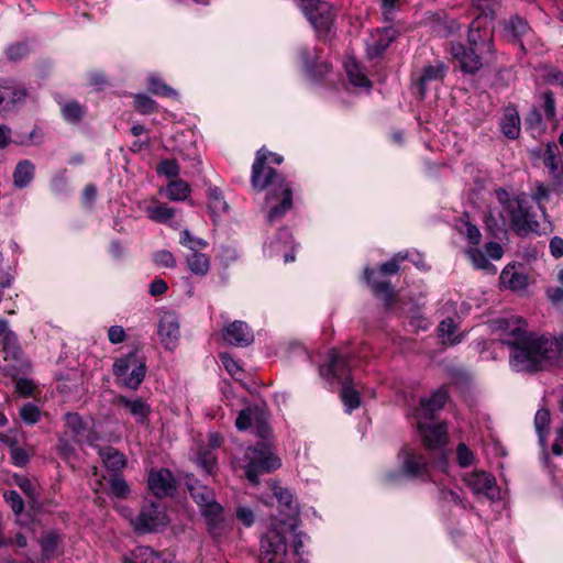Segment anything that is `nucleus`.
<instances>
[{
	"instance_id": "60",
	"label": "nucleus",
	"mask_w": 563,
	"mask_h": 563,
	"mask_svg": "<svg viewBox=\"0 0 563 563\" xmlns=\"http://www.w3.org/2000/svg\"><path fill=\"white\" fill-rule=\"evenodd\" d=\"M29 53L27 45L24 43H15L8 47L7 56L10 60H19L26 56Z\"/></svg>"
},
{
	"instance_id": "15",
	"label": "nucleus",
	"mask_w": 563,
	"mask_h": 563,
	"mask_svg": "<svg viewBox=\"0 0 563 563\" xmlns=\"http://www.w3.org/2000/svg\"><path fill=\"white\" fill-rule=\"evenodd\" d=\"M223 340L234 346H249L254 342V334L246 322L235 320L229 323L222 333Z\"/></svg>"
},
{
	"instance_id": "40",
	"label": "nucleus",
	"mask_w": 563,
	"mask_h": 563,
	"mask_svg": "<svg viewBox=\"0 0 563 563\" xmlns=\"http://www.w3.org/2000/svg\"><path fill=\"white\" fill-rule=\"evenodd\" d=\"M60 112L67 122L79 123L86 114V108L76 100H69L62 106Z\"/></svg>"
},
{
	"instance_id": "56",
	"label": "nucleus",
	"mask_w": 563,
	"mask_h": 563,
	"mask_svg": "<svg viewBox=\"0 0 563 563\" xmlns=\"http://www.w3.org/2000/svg\"><path fill=\"white\" fill-rule=\"evenodd\" d=\"M15 484L22 489V492L32 500H35L38 496L33 483L25 476H15Z\"/></svg>"
},
{
	"instance_id": "32",
	"label": "nucleus",
	"mask_w": 563,
	"mask_h": 563,
	"mask_svg": "<svg viewBox=\"0 0 563 563\" xmlns=\"http://www.w3.org/2000/svg\"><path fill=\"white\" fill-rule=\"evenodd\" d=\"M527 282V276L517 272L514 267H505L500 274V283L511 290L526 288Z\"/></svg>"
},
{
	"instance_id": "17",
	"label": "nucleus",
	"mask_w": 563,
	"mask_h": 563,
	"mask_svg": "<svg viewBox=\"0 0 563 563\" xmlns=\"http://www.w3.org/2000/svg\"><path fill=\"white\" fill-rule=\"evenodd\" d=\"M1 84L9 88L3 95V112L15 110L26 103L29 90L23 85L13 79H1Z\"/></svg>"
},
{
	"instance_id": "30",
	"label": "nucleus",
	"mask_w": 563,
	"mask_h": 563,
	"mask_svg": "<svg viewBox=\"0 0 563 563\" xmlns=\"http://www.w3.org/2000/svg\"><path fill=\"white\" fill-rule=\"evenodd\" d=\"M122 563H166V561L148 547H137Z\"/></svg>"
},
{
	"instance_id": "6",
	"label": "nucleus",
	"mask_w": 563,
	"mask_h": 563,
	"mask_svg": "<svg viewBox=\"0 0 563 563\" xmlns=\"http://www.w3.org/2000/svg\"><path fill=\"white\" fill-rule=\"evenodd\" d=\"M528 373L549 369L563 361V333L559 338L539 335L533 344Z\"/></svg>"
},
{
	"instance_id": "64",
	"label": "nucleus",
	"mask_w": 563,
	"mask_h": 563,
	"mask_svg": "<svg viewBox=\"0 0 563 563\" xmlns=\"http://www.w3.org/2000/svg\"><path fill=\"white\" fill-rule=\"evenodd\" d=\"M484 223L487 231L490 232L492 235L498 236L500 232H503V225L499 224L498 220L492 212H487L484 217Z\"/></svg>"
},
{
	"instance_id": "35",
	"label": "nucleus",
	"mask_w": 563,
	"mask_h": 563,
	"mask_svg": "<svg viewBox=\"0 0 563 563\" xmlns=\"http://www.w3.org/2000/svg\"><path fill=\"white\" fill-rule=\"evenodd\" d=\"M186 262L189 271L197 276H205L210 269V258L200 252H192Z\"/></svg>"
},
{
	"instance_id": "1",
	"label": "nucleus",
	"mask_w": 563,
	"mask_h": 563,
	"mask_svg": "<svg viewBox=\"0 0 563 563\" xmlns=\"http://www.w3.org/2000/svg\"><path fill=\"white\" fill-rule=\"evenodd\" d=\"M251 184L258 191L271 188L265 198L268 206L266 219L269 223L279 221L292 208V188L275 168L265 164L264 148L256 153L252 165Z\"/></svg>"
},
{
	"instance_id": "57",
	"label": "nucleus",
	"mask_w": 563,
	"mask_h": 563,
	"mask_svg": "<svg viewBox=\"0 0 563 563\" xmlns=\"http://www.w3.org/2000/svg\"><path fill=\"white\" fill-rule=\"evenodd\" d=\"M20 416L23 421L32 424L38 421L41 415L38 408L35 405L26 404L21 408Z\"/></svg>"
},
{
	"instance_id": "21",
	"label": "nucleus",
	"mask_w": 563,
	"mask_h": 563,
	"mask_svg": "<svg viewBox=\"0 0 563 563\" xmlns=\"http://www.w3.org/2000/svg\"><path fill=\"white\" fill-rule=\"evenodd\" d=\"M1 351L3 360L9 364L11 369H19L24 363V353L20 346L18 335L15 333L7 334L1 339Z\"/></svg>"
},
{
	"instance_id": "8",
	"label": "nucleus",
	"mask_w": 563,
	"mask_h": 563,
	"mask_svg": "<svg viewBox=\"0 0 563 563\" xmlns=\"http://www.w3.org/2000/svg\"><path fill=\"white\" fill-rule=\"evenodd\" d=\"M146 374V366L135 352L115 360L113 363V375L122 386L136 389L143 382Z\"/></svg>"
},
{
	"instance_id": "4",
	"label": "nucleus",
	"mask_w": 563,
	"mask_h": 563,
	"mask_svg": "<svg viewBox=\"0 0 563 563\" xmlns=\"http://www.w3.org/2000/svg\"><path fill=\"white\" fill-rule=\"evenodd\" d=\"M504 209L510 217V228L519 236L540 232V222L537 212L529 205L528 197L522 194L509 198L505 190L497 191Z\"/></svg>"
},
{
	"instance_id": "2",
	"label": "nucleus",
	"mask_w": 563,
	"mask_h": 563,
	"mask_svg": "<svg viewBox=\"0 0 563 563\" xmlns=\"http://www.w3.org/2000/svg\"><path fill=\"white\" fill-rule=\"evenodd\" d=\"M500 341L510 347L509 363L518 372H527L533 355L538 334L528 332L527 322L517 316L499 318L493 322Z\"/></svg>"
},
{
	"instance_id": "31",
	"label": "nucleus",
	"mask_w": 563,
	"mask_h": 563,
	"mask_svg": "<svg viewBox=\"0 0 563 563\" xmlns=\"http://www.w3.org/2000/svg\"><path fill=\"white\" fill-rule=\"evenodd\" d=\"M103 465L110 471H120L126 465L124 454L117 449L108 446L99 451Z\"/></svg>"
},
{
	"instance_id": "43",
	"label": "nucleus",
	"mask_w": 563,
	"mask_h": 563,
	"mask_svg": "<svg viewBox=\"0 0 563 563\" xmlns=\"http://www.w3.org/2000/svg\"><path fill=\"white\" fill-rule=\"evenodd\" d=\"M148 218L155 222H166L175 216V209L165 203L146 207Z\"/></svg>"
},
{
	"instance_id": "11",
	"label": "nucleus",
	"mask_w": 563,
	"mask_h": 563,
	"mask_svg": "<svg viewBox=\"0 0 563 563\" xmlns=\"http://www.w3.org/2000/svg\"><path fill=\"white\" fill-rule=\"evenodd\" d=\"M131 523L137 532H155L167 525V518L156 505L148 504L142 507L139 515L131 520Z\"/></svg>"
},
{
	"instance_id": "23",
	"label": "nucleus",
	"mask_w": 563,
	"mask_h": 563,
	"mask_svg": "<svg viewBox=\"0 0 563 563\" xmlns=\"http://www.w3.org/2000/svg\"><path fill=\"white\" fill-rule=\"evenodd\" d=\"M300 57L309 76L313 79L323 78L332 69L331 64L319 60V55L316 49L302 48L300 51Z\"/></svg>"
},
{
	"instance_id": "44",
	"label": "nucleus",
	"mask_w": 563,
	"mask_h": 563,
	"mask_svg": "<svg viewBox=\"0 0 563 563\" xmlns=\"http://www.w3.org/2000/svg\"><path fill=\"white\" fill-rule=\"evenodd\" d=\"M438 500L442 505H456L461 506L463 509L467 508L466 503L464 499L460 496V494L453 489H450L442 484L438 485Z\"/></svg>"
},
{
	"instance_id": "25",
	"label": "nucleus",
	"mask_w": 563,
	"mask_h": 563,
	"mask_svg": "<svg viewBox=\"0 0 563 563\" xmlns=\"http://www.w3.org/2000/svg\"><path fill=\"white\" fill-rule=\"evenodd\" d=\"M376 273L372 268L364 269V279L366 284L371 287L373 294L377 297H380L385 300L387 306H390L395 299V291L387 280H377L375 278Z\"/></svg>"
},
{
	"instance_id": "14",
	"label": "nucleus",
	"mask_w": 563,
	"mask_h": 563,
	"mask_svg": "<svg viewBox=\"0 0 563 563\" xmlns=\"http://www.w3.org/2000/svg\"><path fill=\"white\" fill-rule=\"evenodd\" d=\"M150 490L157 497L172 495L176 489V482L167 468L152 470L147 477Z\"/></svg>"
},
{
	"instance_id": "63",
	"label": "nucleus",
	"mask_w": 563,
	"mask_h": 563,
	"mask_svg": "<svg viewBox=\"0 0 563 563\" xmlns=\"http://www.w3.org/2000/svg\"><path fill=\"white\" fill-rule=\"evenodd\" d=\"M56 450L58 455L66 461L69 460L75 453L74 446L65 439L64 435L58 438Z\"/></svg>"
},
{
	"instance_id": "41",
	"label": "nucleus",
	"mask_w": 563,
	"mask_h": 563,
	"mask_svg": "<svg viewBox=\"0 0 563 563\" xmlns=\"http://www.w3.org/2000/svg\"><path fill=\"white\" fill-rule=\"evenodd\" d=\"M208 196V208L212 216H220L228 210V203L225 202L222 192L217 187H211L207 191Z\"/></svg>"
},
{
	"instance_id": "20",
	"label": "nucleus",
	"mask_w": 563,
	"mask_h": 563,
	"mask_svg": "<svg viewBox=\"0 0 563 563\" xmlns=\"http://www.w3.org/2000/svg\"><path fill=\"white\" fill-rule=\"evenodd\" d=\"M158 335L161 338L162 344L168 349L173 350L179 339V323L175 314L165 313L158 323Z\"/></svg>"
},
{
	"instance_id": "16",
	"label": "nucleus",
	"mask_w": 563,
	"mask_h": 563,
	"mask_svg": "<svg viewBox=\"0 0 563 563\" xmlns=\"http://www.w3.org/2000/svg\"><path fill=\"white\" fill-rule=\"evenodd\" d=\"M463 482L471 488L475 495H484L488 498L494 497L496 489L495 477L484 471H476L464 475Z\"/></svg>"
},
{
	"instance_id": "19",
	"label": "nucleus",
	"mask_w": 563,
	"mask_h": 563,
	"mask_svg": "<svg viewBox=\"0 0 563 563\" xmlns=\"http://www.w3.org/2000/svg\"><path fill=\"white\" fill-rule=\"evenodd\" d=\"M320 373L322 376L335 377L343 382L346 378H350L347 376L350 373L349 358L345 355H342L338 350L333 349L329 352L327 367L322 366L320 368Z\"/></svg>"
},
{
	"instance_id": "52",
	"label": "nucleus",
	"mask_w": 563,
	"mask_h": 563,
	"mask_svg": "<svg viewBox=\"0 0 563 563\" xmlns=\"http://www.w3.org/2000/svg\"><path fill=\"white\" fill-rule=\"evenodd\" d=\"M3 498L15 515H19L24 509V503L20 494L15 490L3 493Z\"/></svg>"
},
{
	"instance_id": "12",
	"label": "nucleus",
	"mask_w": 563,
	"mask_h": 563,
	"mask_svg": "<svg viewBox=\"0 0 563 563\" xmlns=\"http://www.w3.org/2000/svg\"><path fill=\"white\" fill-rule=\"evenodd\" d=\"M451 53L459 60L461 69L466 74L477 73L483 66V60L490 59L494 56V54H481L477 49H472L471 46L465 48L460 43L451 45Z\"/></svg>"
},
{
	"instance_id": "27",
	"label": "nucleus",
	"mask_w": 563,
	"mask_h": 563,
	"mask_svg": "<svg viewBox=\"0 0 563 563\" xmlns=\"http://www.w3.org/2000/svg\"><path fill=\"white\" fill-rule=\"evenodd\" d=\"M268 251L271 256L283 254L285 263L294 262L295 255L291 244V234L287 230L282 231L280 236L269 243Z\"/></svg>"
},
{
	"instance_id": "34",
	"label": "nucleus",
	"mask_w": 563,
	"mask_h": 563,
	"mask_svg": "<svg viewBox=\"0 0 563 563\" xmlns=\"http://www.w3.org/2000/svg\"><path fill=\"white\" fill-rule=\"evenodd\" d=\"M164 192L172 201H184L189 197L191 188L187 181L175 179L167 184Z\"/></svg>"
},
{
	"instance_id": "42",
	"label": "nucleus",
	"mask_w": 563,
	"mask_h": 563,
	"mask_svg": "<svg viewBox=\"0 0 563 563\" xmlns=\"http://www.w3.org/2000/svg\"><path fill=\"white\" fill-rule=\"evenodd\" d=\"M346 74L350 81L357 87L369 88L372 86L371 80L361 71L357 63L354 59H347L345 62Z\"/></svg>"
},
{
	"instance_id": "59",
	"label": "nucleus",
	"mask_w": 563,
	"mask_h": 563,
	"mask_svg": "<svg viewBox=\"0 0 563 563\" xmlns=\"http://www.w3.org/2000/svg\"><path fill=\"white\" fill-rule=\"evenodd\" d=\"M467 255L476 268L486 269L490 266L484 253L478 249H470Z\"/></svg>"
},
{
	"instance_id": "37",
	"label": "nucleus",
	"mask_w": 563,
	"mask_h": 563,
	"mask_svg": "<svg viewBox=\"0 0 563 563\" xmlns=\"http://www.w3.org/2000/svg\"><path fill=\"white\" fill-rule=\"evenodd\" d=\"M341 399L346 407L347 412L356 409L361 404L360 394L353 387L351 378H346L342 382Z\"/></svg>"
},
{
	"instance_id": "46",
	"label": "nucleus",
	"mask_w": 563,
	"mask_h": 563,
	"mask_svg": "<svg viewBox=\"0 0 563 563\" xmlns=\"http://www.w3.org/2000/svg\"><path fill=\"white\" fill-rule=\"evenodd\" d=\"M134 108L141 114H151L157 111V103L148 96L137 93L134 97Z\"/></svg>"
},
{
	"instance_id": "29",
	"label": "nucleus",
	"mask_w": 563,
	"mask_h": 563,
	"mask_svg": "<svg viewBox=\"0 0 563 563\" xmlns=\"http://www.w3.org/2000/svg\"><path fill=\"white\" fill-rule=\"evenodd\" d=\"M449 399V394L445 387H440L434 390L430 397L420 399V406L426 411V417H431L435 411L441 410Z\"/></svg>"
},
{
	"instance_id": "58",
	"label": "nucleus",
	"mask_w": 563,
	"mask_h": 563,
	"mask_svg": "<svg viewBox=\"0 0 563 563\" xmlns=\"http://www.w3.org/2000/svg\"><path fill=\"white\" fill-rule=\"evenodd\" d=\"M543 100V109L549 120H553L556 115L554 93L550 90L544 91L541 96Z\"/></svg>"
},
{
	"instance_id": "54",
	"label": "nucleus",
	"mask_w": 563,
	"mask_h": 563,
	"mask_svg": "<svg viewBox=\"0 0 563 563\" xmlns=\"http://www.w3.org/2000/svg\"><path fill=\"white\" fill-rule=\"evenodd\" d=\"M153 261L156 265H158L161 267H166V268L176 267V260H175L174 255L172 254V252H169L167 250H161V251H157L156 253H154Z\"/></svg>"
},
{
	"instance_id": "38",
	"label": "nucleus",
	"mask_w": 563,
	"mask_h": 563,
	"mask_svg": "<svg viewBox=\"0 0 563 563\" xmlns=\"http://www.w3.org/2000/svg\"><path fill=\"white\" fill-rule=\"evenodd\" d=\"M274 496L277 498L280 506L287 509L288 516H297L299 508L297 503L294 500L292 494L287 489L278 485L273 486Z\"/></svg>"
},
{
	"instance_id": "28",
	"label": "nucleus",
	"mask_w": 563,
	"mask_h": 563,
	"mask_svg": "<svg viewBox=\"0 0 563 563\" xmlns=\"http://www.w3.org/2000/svg\"><path fill=\"white\" fill-rule=\"evenodd\" d=\"M35 176V165L30 159L18 162L13 170V185L18 189L30 186Z\"/></svg>"
},
{
	"instance_id": "10",
	"label": "nucleus",
	"mask_w": 563,
	"mask_h": 563,
	"mask_svg": "<svg viewBox=\"0 0 563 563\" xmlns=\"http://www.w3.org/2000/svg\"><path fill=\"white\" fill-rule=\"evenodd\" d=\"M300 8L318 32H329L333 25L332 7L323 0H300Z\"/></svg>"
},
{
	"instance_id": "33",
	"label": "nucleus",
	"mask_w": 563,
	"mask_h": 563,
	"mask_svg": "<svg viewBox=\"0 0 563 563\" xmlns=\"http://www.w3.org/2000/svg\"><path fill=\"white\" fill-rule=\"evenodd\" d=\"M65 424L76 442H81L88 430L87 423L77 412H67L64 416Z\"/></svg>"
},
{
	"instance_id": "49",
	"label": "nucleus",
	"mask_w": 563,
	"mask_h": 563,
	"mask_svg": "<svg viewBox=\"0 0 563 563\" xmlns=\"http://www.w3.org/2000/svg\"><path fill=\"white\" fill-rule=\"evenodd\" d=\"M150 90L152 93L168 98H177L178 93L175 89L167 86L164 81L158 78H151L148 81Z\"/></svg>"
},
{
	"instance_id": "61",
	"label": "nucleus",
	"mask_w": 563,
	"mask_h": 563,
	"mask_svg": "<svg viewBox=\"0 0 563 563\" xmlns=\"http://www.w3.org/2000/svg\"><path fill=\"white\" fill-rule=\"evenodd\" d=\"M464 225H465L464 234H465L466 239L468 240V242L473 245H478L482 240V234H481L479 229L475 224L471 223L470 221H465Z\"/></svg>"
},
{
	"instance_id": "22",
	"label": "nucleus",
	"mask_w": 563,
	"mask_h": 563,
	"mask_svg": "<svg viewBox=\"0 0 563 563\" xmlns=\"http://www.w3.org/2000/svg\"><path fill=\"white\" fill-rule=\"evenodd\" d=\"M448 73V66L438 62L434 65L423 67L421 74L415 79L420 98H424L428 85L433 81H442Z\"/></svg>"
},
{
	"instance_id": "51",
	"label": "nucleus",
	"mask_w": 563,
	"mask_h": 563,
	"mask_svg": "<svg viewBox=\"0 0 563 563\" xmlns=\"http://www.w3.org/2000/svg\"><path fill=\"white\" fill-rule=\"evenodd\" d=\"M456 460L459 465L465 468L474 463L475 455L465 443H459L456 446Z\"/></svg>"
},
{
	"instance_id": "36",
	"label": "nucleus",
	"mask_w": 563,
	"mask_h": 563,
	"mask_svg": "<svg viewBox=\"0 0 563 563\" xmlns=\"http://www.w3.org/2000/svg\"><path fill=\"white\" fill-rule=\"evenodd\" d=\"M551 423V413L548 408H541L534 416V428L542 446L547 445V437Z\"/></svg>"
},
{
	"instance_id": "13",
	"label": "nucleus",
	"mask_w": 563,
	"mask_h": 563,
	"mask_svg": "<svg viewBox=\"0 0 563 563\" xmlns=\"http://www.w3.org/2000/svg\"><path fill=\"white\" fill-rule=\"evenodd\" d=\"M418 431L422 443L428 450L444 448L449 442L448 424L445 422L437 424H418Z\"/></svg>"
},
{
	"instance_id": "7",
	"label": "nucleus",
	"mask_w": 563,
	"mask_h": 563,
	"mask_svg": "<svg viewBox=\"0 0 563 563\" xmlns=\"http://www.w3.org/2000/svg\"><path fill=\"white\" fill-rule=\"evenodd\" d=\"M294 531L295 525L280 521L274 525L261 540L260 563H282L287 554L286 532Z\"/></svg>"
},
{
	"instance_id": "26",
	"label": "nucleus",
	"mask_w": 563,
	"mask_h": 563,
	"mask_svg": "<svg viewBox=\"0 0 563 563\" xmlns=\"http://www.w3.org/2000/svg\"><path fill=\"white\" fill-rule=\"evenodd\" d=\"M500 129L503 134L510 139L516 140L520 135V117L514 106H508L504 110V117L500 122Z\"/></svg>"
},
{
	"instance_id": "3",
	"label": "nucleus",
	"mask_w": 563,
	"mask_h": 563,
	"mask_svg": "<svg viewBox=\"0 0 563 563\" xmlns=\"http://www.w3.org/2000/svg\"><path fill=\"white\" fill-rule=\"evenodd\" d=\"M187 487L190 496L200 507L209 533L216 541H220L231 531V527L223 518V508L216 501L213 490L198 481L187 483Z\"/></svg>"
},
{
	"instance_id": "24",
	"label": "nucleus",
	"mask_w": 563,
	"mask_h": 563,
	"mask_svg": "<svg viewBox=\"0 0 563 563\" xmlns=\"http://www.w3.org/2000/svg\"><path fill=\"white\" fill-rule=\"evenodd\" d=\"M115 404L119 408L126 409L137 423H146L151 413V406L142 398L130 399L125 396H118Z\"/></svg>"
},
{
	"instance_id": "53",
	"label": "nucleus",
	"mask_w": 563,
	"mask_h": 563,
	"mask_svg": "<svg viewBox=\"0 0 563 563\" xmlns=\"http://www.w3.org/2000/svg\"><path fill=\"white\" fill-rule=\"evenodd\" d=\"M180 244L189 247L194 252H198V249H205L207 246V242L202 239L195 238L188 230H184L180 234Z\"/></svg>"
},
{
	"instance_id": "62",
	"label": "nucleus",
	"mask_w": 563,
	"mask_h": 563,
	"mask_svg": "<svg viewBox=\"0 0 563 563\" xmlns=\"http://www.w3.org/2000/svg\"><path fill=\"white\" fill-rule=\"evenodd\" d=\"M252 424V409L245 408L240 411L236 420H235V427L240 431L247 430Z\"/></svg>"
},
{
	"instance_id": "39",
	"label": "nucleus",
	"mask_w": 563,
	"mask_h": 563,
	"mask_svg": "<svg viewBox=\"0 0 563 563\" xmlns=\"http://www.w3.org/2000/svg\"><path fill=\"white\" fill-rule=\"evenodd\" d=\"M543 163L549 168L551 176L563 170V161L559 157L556 144H547V148L543 154Z\"/></svg>"
},
{
	"instance_id": "48",
	"label": "nucleus",
	"mask_w": 563,
	"mask_h": 563,
	"mask_svg": "<svg viewBox=\"0 0 563 563\" xmlns=\"http://www.w3.org/2000/svg\"><path fill=\"white\" fill-rule=\"evenodd\" d=\"M10 456L15 466L23 467L29 463L31 453L18 446V441L15 440L10 443Z\"/></svg>"
},
{
	"instance_id": "55",
	"label": "nucleus",
	"mask_w": 563,
	"mask_h": 563,
	"mask_svg": "<svg viewBox=\"0 0 563 563\" xmlns=\"http://www.w3.org/2000/svg\"><path fill=\"white\" fill-rule=\"evenodd\" d=\"M506 27L515 37L522 36L529 31L528 23L518 16L511 18Z\"/></svg>"
},
{
	"instance_id": "47",
	"label": "nucleus",
	"mask_w": 563,
	"mask_h": 563,
	"mask_svg": "<svg viewBox=\"0 0 563 563\" xmlns=\"http://www.w3.org/2000/svg\"><path fill=\"white\" fill-rule=\"evenodd\" d=\"M196 462L207 474H212L217 466V457L213 452L205 449L199 450Z\"/></svg>"
},
{
	"instance_id": "9",
	"label": "nucleus",
	"mask_w": 563,
	"mask_h": 563,
	"mask_svg": "<svg viewBox=\"0 0 563 563\" xmlns=\"http://www.w3.org/2000/svg\"><path fill=\"white\" fill-rule=\"evenodd\" d=\"M493 16L478 14L468 26L467 43L472 49L481 54H494L493 47Z\"/></svg>"
},
{
	"instance_id": "45",
	"label": "nucleus",
	"mask_w": 563,
	"mask_h": 563,
	"mask_svg": "<svg viewBox=\"0 0 563 563\" xmlns=\"http://www.w3.org/2000/svg\"><path fill=\"white\" fill-rule=\"evenodd\" d=\"M456 329L457 325L452 318L442 320L439 325L440 335L443 338L444 342H449L450 344L460 342V338L456 335Z\"/></svg>"
},
{
	"instance_id": "18",
	"label": "nucleus",
	"mask_w": 563,
	"mask_h": 563,
	"mask_svg": "<svg viewBox=\"0 0 563 563\" xmlns=\"http://www.w3.org/2000/svg\"><path fill=\"white\" fill-rule=\"evenodd\" d=\"M401 453L404 454L401 464L402 473L411 478H420L424 481L428 470L426 459L420 454H416L408 448H404Z\"/></svg>"
},
{
	"instance_id": "50",
	"label": "nucleus",
	"mask_w": 563,
	"mask_h": 563,
	"mask_svg": "<svg viewBox=\"0 0 563 563\" xmlns=\"http://www.w3.org/2000/svg\"><path fill=\"white\" fill-rule=\"evenodd\" d=\"M111 494L118 498H125L130 494V487L126 481L118 475L110 478Z\"/></svg>"
},
{
	"instance_id": "5",
	"label": "nucleus",
	"mask_w": 563,
	"mask_h": 563,
	"mask_svg": "<svg viewBox=\"0 0 563 563\" xmlns=\"http://www.w3.org/2000/svg\"><path fill=\"white\" fill-rule=\"evenodd\" d=\"M245 477L253 484L258 483L261 474L271 473L280 467L282 462L265 444L249 446L241 461Z\"/></svg>"
}]
</instances>
